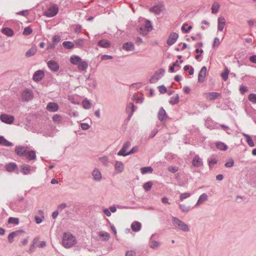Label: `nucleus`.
Masks as SVG:
<instances>
[{
  "instance_id": "052dcab7",
  "label": "nucleus",
  "mask_w": 256,
  "mask_h": 256,
  "mask_svg": "<svg viewBox=\"0 0 256 256\" xmlns=\"http://www.w3.org/2000/svg\"><path fill=\"white\" fill-rule=\"evenodd\" d=\"M100 160L101 163L104 166H108V158L106 157H103L100 158Z\"/></svg>"
},
{
  "instance_id": "5701e85b",
  "label": "nucleus",
  "mask_w": 256,
  "mask_h": 256,
  "mask_svg": "<svg viewBox=\"0 0 256 256\" xmlns=\"http://www.w3.org/2000/svg\"><path fill=\"white\" fill-rule=\"evenodd\" d=\"M98 44V46L104 48H108L110 46V42L108 40L104 39L99 40Z\"/></svg>"
},
{
  "instance_id": "7c9ffc66",
  "label": "nucleus",
  "mask_w": 256,
  "mask_h": 256,
  "mask_svg": "<svg viewBox=\"0 0 256 256\" xmlns=\"http://www.w3.org/2000/svg\"><path fill=\"white\" fill-rule=\"evenodd\" d=\"M78 68L80 70H86L88 67V64L86 61L82 60L78 65Z\"/></svg>"
},
{
  "instance_id": "412c9836",
  "label": "nucleus",
  "mask_w": 256,
  "mask_h": 256,
  "mask_svg": "<svg viewBox=\"0 0 256 256\" xmlns=\"http://www.w3.org/2000/svg\"><path fill=\"white\" fill-rule=\"evenodd\" d=\"M86 84L88 86L89 88H95L96 86V80L91 78L90 76L86 80Z\"/></svg>"
},
{
  "instance_id": "680f3d73",
  "label": "nucleus",
  "mask_w": 256,
  "mask_h": 256,
  "mask_svg": "<svg viewBox=\"0 0 256 256\" xmlns=\"http://www.w3.org/2000/svg\"><path fill=\"white\" fill-rule=\"evenodd\" d=\"M140 32L142 36H146L148 33V31L145 28L144 26H142L140 28Z\"/></svg>"
},
{
  "instance_id": "9b49d317",
  "label": "nucleus",
  "mask_w": 256,
  "mask_h": 256,
  "mask_svg": "<svg viewBox=\"0 0 256 256\" xmlns=\"http://www.w3.org/2000/svg\"><path fill=\"white\" fill-rule=\"evenodd\" d=\"M48 66L50 69L54 72H57L60 68L58 63L53 60H50L48 62Z\"/></svg>"
},
{
  "instance_id": "4c0bfd02",
  "label": "nucleus",
  "mask_w": 256,
  "mask_h": 256,
  "mask_svg": "<svg viewBox=\"0 0 256 256\" xmlns=\"http://www.w3.org/2000/svg\"><path fill=\"white\" fill-rule=\"evenodd\" d=\"M216 148L221 150H226L228 148L227 146L223 142H218L216 144Z\"/></svg>"
},
{
  "instance_id": "0e129e2a",
  "label": "nucleus",
  "mask_w": 256,
  "mask_h": 256,
  "mask_svg": "<svg viewBox=\"0 0 256 256\" xmlns=\"http://www.w3.org/2000/svg\"><path fill=\"white\" fill-rule=\"evenodd\" d=\"M126 150L123 148H122V149L118 152V156H127V152H126Z\"/></svg>"
},
{
  "instance_id": "de8ad7c7",
  "label": "nucleus",
  "mask_w": 256,
  "mask_h": 256,
  "mask_svg": "<svg viewBox=\"0 0 256 256\" xmlns=\"http://www.w3.org/2000/svg\"><path fill=\"white\" fill-rule=\"evenodd\" d=\"M76 47L82 48L84 46V39H78L74 41Z\"/></svg>"
},
{
  "instance_id": "423d86ee",
  "label": "nucleus",
  "mask_w": 256,
  "mask_h": 256,
  "mask_svg": "<svg viewBox=\"0 0 256 256\" xmlns=\"http://www.w3.org/2000/svg\"><path fill=\"white\" fill-rule=\"evenodd\" d=\"M0 120L6 124H12L14 120V116L6 114H3L0 116Z\"/></svg>"
},
{
  "instance_id": "58836bf2",
  "label": "nucleus",
  "mask_w": 256,
  "mask_h": 256,
  "mask_svg": "<svg viewBox=\"0 0 256 256\" xmlns=\"http://www.w3.org/2000/svg\"><path fill=\"white\" fill-rule=\"evenodd\" d=\"M62 45L67 49L72 48L74 46V43L70 41H65L63 42Z\"/></svg>"
},
{
  "instance_id": "cd10ccee",
  "label": "nucleus",
  "mask_w": 256,
  "mask_h": 256,
  "mask_svg": "<svg viewBox=\"0 0 256 256\" xmlns=\"http://www.w3.org/2000/svg\"><path fill=\"white\" fill-rule=\"evenodd\" d=\"M29 160H34L36 158V152L34 150H28L26 156Z\"/></svg>"
},
{
  "instance_id": "e433bc0d",
  "label": "nucleus",
  "mask_w": 256,
  "mask_h": 256,
  "mask_svg": "<svg viewBox=\"0 0 256 256\" xmlns=\"http://www.w3.org/2000/svg\"><path fill=\"white\" fill-rule=\"evenodd\" d=\"M21 168L22 172L24 174H28L30 172V166H22Z\"/></svg>"
},
{
  "instance_id": "2f4dec72",
  "label": "nucleus",
  "mask_w": 256,
  "mask_h": 256,
  "mask_svg": "<svg viewBox=\"0 0 256 256\" xmlns=\"http://www.w3.org/2000/svg\"><path fill=\"white\" fill-rule=\"evenodd\" d=\"M153 168L152 166L142 167L140 168V172L142 174L148 173L152 174L153 172Z\"/></svg>"
},
{
  "instance_id": "ddd939ff",
  "label": "nucleus",
  "mask_w": 256,
  "mask_h": 256,
  "mask_svg": "<svg viewBox=\"0 0 256 256\" xmlns=\"http://www.w3.org/2000/svg\"><path fill=\"white\" fill-rule=\"evenodd\" d=\"M44 77V72L42 70H37L33 75L32 79L36 82H39Z\"/></svg>"
},
{
  "instance_id": "4d7b16f0",
  "label": "nucleus",
  "mask_w": 256,
  "mask_h": 256,
  "mask_svg": "<svg viewBox=\"0 0 256 256\" xmlns=\"http://www.w3.org/2000/svg\"><path fill=\"white\" fill-rule=\"evenodd\" d=\"M37 242V240H36V238H34L33 240V244L30 246V248H29V250L28 251V252L30 254L32 253V252H34V250H35V248H36V246H35V244Z\"/></svg>"
},
{
  "instance_id": "aec40b11",
  "label": "nucleus",
  "mask_w": 256,
  "mask_h": 256,
  "mask_svg": "<svg viewBox=\"0 0 256 256\" xmlns=\"http://www.w3.org/2000/svg\"><path fill=\"white\" fill-rule=\"evenodd\" d=\"M155 235H156V234H153L151 236V237L150 238V243H149L150 246L151 248H154V249L158 248L160 245V242L154 240H153V238Z\"/></svg>"
},
{
  "instance_id": "0eeeda50",
  "label": "nucleus",
  "mask_w": 256,
  "mask_h": 256,
  "mask_svg": "<svg viewBox=\"0 0 256 256\" xmlns=\"http://www.w3.org/2000/svg\"><path fill=\"white\" fill-rule=\"evenodd\" d=\"M28 151L27 147L24 146H16L15 150L16 153L20 156H26Z\"/></svg>"
},
{
  "instance_id": "f03ea898",
  "label": "nucleus",
  "mask_w": 256,
  "mask_h": 256,
  "mask_svg": "<svg viewBox=\"0 0 256 256\" xmlns=\"http://www.w3.org/2000/svg\"><path fill=\"white\" fill-rule=\"evenodd\" d=\"M172 221L173 226L176 228L184 232H188L190 231L188 226L178 218L172 216Z\"/></svg>"
},
{
  "instance_id": "49530a36",
  "label": "nucleus",
  "mask_w": 256,
  "mask_h": 256,
  "mask_svg": "<svg viewBox=\"0 0 256 256\" xmlns=\"http://www.w3.org/2000/svg\"><path fill=\"white\" fill-rule=\"evenodd\" d=\"M144 27L148 31V32L152 30V24L148 20L146 22Z\"/></svg>"
},
{
  "instance_id": "338daca9",
  "label": "nucleus",
  "mask_w": 256,
  "mask_h": 256,
  "mask_svg": "<svg viewBox=\"0 0 256 256\" xmlns=\"http://www.w3.org/2000/svg\"><path fill=\"white\" fill-rule=\"evenodd\" d=\"M240 92L243 94L248 91V88L247 87L242 85L240 87Z\"/></svg>"
},
{
  "instance_id": "a19ab883",
  "label": "nucleus",
  "mask_w": 256,
  "mask_h": 256,
  "mask_svg": "<svg viewBox=\"0 0 256 256\" xmlns=\"http://www.w3.org/2000/svg\"><path fill=\"white\" fill-rule=\"evenodd\" d=\"M19 219L17 218L10 217L8 218V224H12L15 225H17L19 224Z\"/></svg>"
},
{
  "instance_id": "ea45409f",
  "label": "nucleus",
  "mask_w": 256,
  "mask_h": 256,
  "mask_svg": "<svg viewBox=\"0 0 256 256\" xmlns=\"http://www.w3.org/2000/svg\"><path fill=\"white\" fill-rule=\"evenodd\" d=\"M152 185H153L152 182L151 181H148V182H146L144 184V186H143L144 189V190L146 192H148L151 189Z\"/></svg>"
},
{
  "instance_id": "6e6552de",
  "label": "nucleus",
  "mask_w": 256,
  "mask_h": 256,
  "mask_svg": "<svg viewBox=\"0 0 256 256\" xmlns=\"http://www.w3.org/2000/svg\"><path fill=\"white\" fill-rule=\"evenodd\" d=\"M59 106L57 103L50 102L48 104L46 109L50 112H56L58 110Z\"/></svg>"
},
{
  "instance_id": "e2e57ef3",
  "label": "nucleus",
  "mask_w": 256,
  "mask_h": 256,
  "mask_svg": "<svg viewBox=\"0 0 256 256\" xmlns=\"http://www.w3.org/2000/svg\"><path fill=\"white\" fill-rule=\"evenodd\" d=\"M158 88L159 90V92L161 94H164L166 92V90H167L166 88L164 85H161V86H159L158 87Z\"/></svg>"
},
{
  "instance_id": "72a5a7b5",
  "label": "nucleus",
  "mask_w": 256,
  "mask_h": 256,
  "mask_svg": "<svg viewBox=\"0 0 256 256\" xmlns=\"http://www.w3.org/2000/svg\"><path fill=\"white\" fill-rule=\"evenodd\" d=\"M150 10L156 14H158L160 13L162 10L161 7L158 5L155 6L152 8H150Z\"/></svg>"
},
{
  "instance_id": "864d4df0",
  "label": "nucleus",
  "mask_w": 256,
  "mask_h": 256,
  "mask_svg": "<svg viewBox=\"0 0 256 256\" xmlns=\"http://www.w3.org/2000/svg\"><path fill=\"white\" fill-rule=\"evenodd\" d=\"M100 237L104 238V240H106L110 238V234L107 232H100L98 234Z\"/></svg>"
},
{
  "instance_id": "39448f33",
  "label": "nucleus",
  "mask_w": 256,
  "mask_h": 256,
  "mask_svg": "<svg viewBox=\"0 0 256 256\" xmlns=\"http://www.w3.org/2000/svg\"><path fill=\"white\" fill-rule=\"evenodd\" d=\"M21 97L22 100L28 102L32 99L33 92L32 90L26 88L22 92Z\"/></svg>"
},
{
  "instance_id": "c756f323",
  "label": "nucleus",
  "mask_w": 256,
  "mask_h": 256,
  "mask_svg": "<svg viewBox=\"0 0 256 256\" xmlns=\"http://www.w3.org/2000/svg\"><path fill=\"white\" fill-rule=\"evenodd\" d=\"M2 34L8 36H12L14 35V31L12 29L9 28H4L2 30Z\"/></svg>"
},
{
  "instance_id": "393cba45",
  "label": "nucleus",
  "mask_w": 256,
  "mask_h": 256,
  "mask_svg": "<svg viewBox=\"0 0 256 256\" xmlns=\"http://www.w3.org/2000/svg\"><path fill=\"white\" fill-rule=\"evenodd\" d=\"M82 60L81 58L77 56H72L70 58V62L74 65L78 66Z\"/></svg>"
},
{
  "instance_id": "a18cd8bd",
  "label": "nucleus",
  "mask_w": 256,
  "mask_h": 256,
  "mask_svg": "<svg viewBox=\"0 0 256 256\" xmlns=\"http://www.w3.org/2000/svg\"><path fill=\"white\" fill-rule=\"evenodd\" d=\"M39 213L42 214H44V212L42 210H39ZM35 221L36 224H39L42 222L43 220L44 219V216L42 215L41 217H39L38 216H35Z\"/></svg>"
},
{
  "instance_id": "a211bd4d",
  "label": "nucleus",
  "mask_w": 256,
  "mask_h": 256,
  "mask_svg": "<svg viewBox=\"0 0 256 256\" xmlns=\"http://www.w3.org/2000/svg\"><path fill=\"white\" fill-rule=\"evenodd\" d=\"M93 178L96 181H100L102 178L100 172L97 168L94 169L92 172Z\"/></svg>"
},
{
  "instance_id": "c03bdc74",
  "label": "nucleus",
  "mask_w": 256,
  "mask_h": 256,
  "mask_svg": "<svg viewBox=\"0 0 256 256\" xmlns=\"http://www.w3.org/2000/svg\"><path fill=\"white\" fill-rule=\"evenodd\" d=\"M192 28V26H188V24L186 23L184 24L182 27V30L186 33L188 32Z\"/></svg>"
},
{
  "instance_id": "b1692460",
  "label": "nucleus",
  "mask_w": 256,
  "mask_h": 256,
  "mask_svg": "<svg viewBox=\"0 0 256 256\" xmlns=\"http://www.w3.org/2000/svg\"><path fill=\"white\" fill-rule=\"evenodd\" d=\"M122 48L126 51H132L134 50V46L132 42H127L123 44Z\"/></svg>"
},
{
  "instance_id": "6e6d98bb",
  "label": "nucleus",
  "mask_w": 256,
  "mask_h": 256,
  "mask_svg": "<svg viewBox=\"0 0 256 256\" xmlns=\"http://www.w3.org/2000/svg\"><path fill=\"white\" fill-rule=\"evenodd\" d=\"M234 164V160L232 158L228 159V161L224 164V166L226 168H231Z\"/></svg>"
},
{
  "instance_id": "4be33fe9",
  "label": "nucleus",
  "mask_w": 256,
  "mask_h": 256,
  "mask_svg": "<svg viewBox=\"0 0 256 256\" xmlns=\"http://www.w3.org/2000/svg\"><path fill=\"white\" fill-rule=\"evenodd\" d=\"M221 95V94L217 92H210L207 94L206 98L209 100H214L217 98Z\"/></svg>"
},
{
  "instance_id": "a878e982",
  "label": "nucleus",
  "mask_w": 256,
  "mask_h": 256,
  "mask_svg": "<svg viewBox=\"0 0 256 256\" xmlns=\"http://www.w3.org/2000/svg\"><path fill=\"white\" fill-rule=\"evenodd\" d=\"M6 168L8 172H12L17 168V165L14 162L9 163L6 165Z\"/></svg>"
},
{
  "instance_id": "473e14b6",
  "label": "nucleus",
  "mask_w": 256,
  "mask_h": 256,
  "mask_svg": "<svg viewBox=\"0 0 256 256\" xmlns=\"http://www.w3.org/2000/svg\"><path fill=\"white\" fill-rule=\"evenodd\" d=\"M242 135L246 138V142L248 143L250 146L253 147L254 146V144L252 138L248 134L242 133Z\"/></svg>"
},
{
  "instance_id": "603ef678",
  "label": "nucleus",
  "mask_w": 256,
  "mask_h": 256,
  "mask_svg": "<svg viewBox=\"0 0 256 256\" xmlns=\"http://www.w3.org/2000/svg\"><path fill=\"white\" fill-rule=\"evenodd\" d=\"M228 74L229 70L228 68H226L224 71L221 74L222 77L224 81L228 80Z\"/></svg>"
},
{
  "instance_id": "37998d69",
  "label": "nucleus",
  "mask_w": 256,
  "mask_h": 256,
  "mask_svg": "<svg viewBox=\"0 0 256 256\" xmlns=\"http://www.w3.org/2000/svg\"><path fill=\"white\" fill-rule=\"evenodd\" d=\"M82 104L83 107L86 109H90L92 106V103L87 100H83Z\"/></svg>"
},
{
  "instance_id": "f3484780",
  "label": "nucleus",
  "mask_w": 256,
  "mask_h": 256,
  "mask_svg": "<svg viewBox=\"0 0 256 256\" xmlns=\"http://www.w3.org/2000/svg\"><path fill=\"white\" fill-rule=\"evenodd\" d=\"M158 119L160 122H162L163 120H166L168 116L166 114V110L164 109V108L162 107L160 109L158 112Z\"/></svg>"
},
{
  "instance_id": "f704fd0d",
  "label": "nucleus",
  "mask_w": 256,
  "mask_h": 256,
  "mask_svg": "<svg viewBox=\"0 0 256 256\" xmlns=\"http://www.w3.org/2000/svg\"><path fill=\"white\" fill-rule=\"evenodd\" d=\"M36 52V48H32L26 51L25 56L29 58L34 56Z\"/></svg>"
},
{
  "instance_id": "9d476101",
  "label": "nucleus",
  "mask_w": 256,
  "mask_h": 256,
  "mask_svg": "<svg viewBox=\"0 0 256 256\" xmlns=\"http://www.w3.org/2000/svg\"><path fill=\"white\" fill-rule=\"evenodd\" d=\"M206 68L204 66L200 70L198 76V82H203L206 78Z\"/></svg>"
},
{
  "instance_id": "79ce46f5",
  "label": "nucleus",
  "mask_w": 256,
  "mask_h": 256,
  "mask_svg": "<svg viewBox=\"0 0 256 256\" xmlns=\"http://www.w3.org/2000/svg\"><path fill=\"white\" fill-rule=\"evenodd\" d=\"M169 102L172 104H178L179 102L178 95V94H176L175 96H172V97L170 98Z\"/></svg>"
},
{
  "instance_id": "4468645a",
  "label": "nucleus",
  "mask_w": 256,
  "mask_h": 256,
  "mask_svg": "<svg viewBox=\"0 0 256 256\" xmlns=\"http://www.w3.org/2000/svg\"><path fill=\"white\" fill-rule=\"evenodd\" d=\"M192 164L194 167H200L202 166L203 162L198 156H195L192 160Z\"/></svg>"
},
{
  "instance_id": "3c124183",
  "label": "nucleus",
  "mask_w": 256,
  "mask_h": 256,
  "mask_svg": "<svg viewBox=\"0 0 256 256\" xmlns=\"http://www.w3.org/2000/svg\"><path fill=\"white\" fill-rule=\"evenodd\" d=\"M208 166L211 168L214 164H217L218 160L216 158H208Z\"/></svg>"
},
{
  "instance_id": "dca6fc26",
  "label": "nucleus",
  "mask_w": 256,
  "mask_h": 256,
  "mask_svg": "<svg viewBox=\"0 0 256 256\" xmlns=\"http://www.w3.org/2000/svg\"><path fill=\"white\" fill-rule=\"evenodd\" d=\"M136 108L134 106V104L132 102L130 103L127 106L126 111L128 112H129L128 116V119H130L132 118V116L133 114V113L134 112Z\"/></svg>"
},
{
  "instance_id": "f8f14e48",
  "label": "nucleus",
  "mask_w": 256,
  "mask_h": 256,
  "mask_svg": "<svg viewBox=\"0 0 256 256\" xmlns=\"http://www.w3.org/2000/svg\"><path fill=\"white\" fill-rule=\"evenodd\" d=\"M23 233H24V231L23 230H16V231L10 232L8 236V242L10 244L12 243L14 241V238L15 236L19 235L20 234H23Z\"/></svg>"
},
{
  "instance_id": "c9c22d12",
  "label": "nucleus",
  "mask_w": 256,
  "mask_h": 256,
  "mask_svg": "<svg viewBox=\"0 0 256 256\" xmlns=\"http://www.w3.org/2000/svg\"><path fill=\"white\" fill-rule=\"evenodd\" d=\"M220 8V4L218 2H214L212 6V14H216L218 12Z\"/></svg>"
},
{
  "instance_id": "6ab92c4d",
  "label": "nucleus",
  "mask_w": 256,
  "mask_h": 256,
  "mask_svg": "<svg viewBox=\"0 0 256 256\" xmlns=\"http://www.w3.org/2000/svg\"><path fill=\"white\" fill-rule=\"evenodd\" d=\"M218 30L219 31L223 30L225 25H226V20L225 18L224 17H220L218 18Z\"/></svg>"
},
{
  "instance_id": "1a4fd4ad",
  "label": "nucleus",
  "mask_w": 256,
  "mask_h": 256,
  "mask_svg": "<svg viewBox=\"0 0 256 256\" xmlns=\"http://www.w3.org/2000/svg\"><path fill=\"white\" fill-rule=\"evenodd\" d=\"M178 38V34L176 32L171 33L167 40V44L169 46H172L174 44L177 40Z\"/></svg>"
},
{
  "instance_id": "8fccbe9b",
  "label": "nucleus",
  "mask_w": 256,
  "mask_h": 256,
  "mask_svg": "<svg viewBox=\"0 0 256 256\" xmlns=\"http://www.w3.org/2000/svg\"><path fill=\"white\" fill-rule=\"evenodd\" d=\"M179 208L184 212H188L190 210V206H186L182 204H179Z\"/></svg>"
},
{
  "instance_id": "bf43d9fd",
  "label": "nucleus",
  "mask_w": 256,
  "mask_h": 256,
  "mask_svg": "<svg viewBox=\"0 0 256 256\" xmlns=\"http://www.w3.org/2000/svg\"><path fill=\"white\" fill-rule=\"evenodd\" d=\"M190 194L188 192L182 193L180 195V200H183L184 199L188 198L190 196Z\"/></svg>"
},
{
  "instance_id": "f257e3e1",
  "label": "nucleus",
  "mask_w": 256,
  "mask_h": 256,
  "mask_svg": "<svg viewBox=\"0 0 256 256\" xmlns=\"http://www.w3.org/2000/svg\"><path fill=\"white\" fill-rule=\"evenodd\" d=\"M76 243V240L75 236L70 233L64 232L62 238V244L66 248L73 246Z\"/></svg>"
},
{
  "instance_id": "bb28decb",
  "label": "nucleus",
  "mask_w": 256,
  "mask_h": 256,
  "mask_svg": "<svg viewBox=\"0 0 256 256\" xmlns=\"http://www.w3.org/2000/svg\"><path fill=\"white\" fill-rule=\"evenodd\" d=\"M141 224L138 222H135L132 224L131 228L134 232H138L141 228Z\"/></svg>"
},
{
  "instance_id": "20e7f679",
  "label": "nucleus",
  "mask_w": 256,
  "mask_h": 256,
  "mask_svg": "<svg viewBox=\"0 0 256 256\" xmlns=\"http://www.w3.org/2000/svg\"><path fill=\"white\" fill-rule=\"evenodd\" d=\"M58 10L59 8L58 6L54 4L44 12V15L48 18H52L58 14Z\"/></svg>"
},
{
  "instance_id": "5fc2aeb1",
  "label": "nucleus",
  "mask_w": 256,
  "mask_h": 256,
  "mask_svg": "<svg viewBox=\"0 0 256 256\" xmlns=\"http://www.w3.org/2000/svg\"><path fill=\"white\" fill-rule=\"evenodd\" d=\"M248 98L250 102L256 104V94L253 93L250 94Z\"/></svg>"
},
{
  "instance_id": "c85d7f7f",
  "label": "nucleus",
  "mask_w": 256,
  "mask_h": 256,
  "mask_svg": "<svg viewBox=\"0 0 256 256\" xmlns=\"http://www.w3.org/2000/svg\"><path fill=\"white\" fill-rule=\"evenodd\" d=\"M208 196L206 194L204 193L201 194L198 199V200L196 204V206L208 200Z\"/></svg>"
},
{
  "instance_id": "774afa93",
  "label": "nucleus",
  "mask_w": 256,
  "mask_h": 256,
  "mask_svg": "<svg viewBox=\"0 0 256 256\" xmlns=\"http://www.w3.org/2000/svg\"><path fill=\"white\" fill-rule=\"evenodd\" d=\"M126 256H136V254L134 251L128 250L126 254Z\"/></svg>"
},
{
  "instance_id": "09e8293b",
  "label": "nucleus",
  "mask_w": 256,
  "mask_h": 256,
  "mask_svg": "<svg viewBox=\"0 0 256 256\" xmlns=\"http://www.w3.org/2000/svg\"><path fill=\"white\" fill-rule=\"evenodd\" d=\"M62 116L58 114H54L52 116V120L54 122L60 123L62 121Z\"/></svg>"
},
{
  "instance_id": "13d9d810",
  "label": "nucleus",
  "mask_w": 256,
  "mask_h": 256,
  "mask_svg": "<svg viewBox=\"0 0 256 256\" xmlns=\"http://www.w3.org/2000/svg\"><path fill=\"white\" fill-rule=\"evenodd\" d=\"M32 32V30L29 26L26 27L24 28V32H23V34L25 36H28Z\"/></svg>"
},
{
  "instance_id": "69168bd1",
  "label": "nucleus",
  "mask_w": 256,
  "mask_h": 256,
  "mask_svg": "<svg viewBox=\"0 0 256 256\" xmlns=\"http://www.w3.org/2000/svg\"><path fill=\"white\" fill-rule=\"evenodd\" d=\"M220 44V39L218 38H215L212 44L214 48L218 46Z\"/></svg>"
},
{
  "instance_id": "7ed1b4c3",
  "label": "nucleus",
  "mask_w": 256,
  "mask_h": 256,
  "mask_svg": "<svg viewBox=\"0 0 256 256\" xmlns=\"http://www.w3.org/2000/svg\"><path fill=\"white\" fill-rule=\"evenodd\" d=\"M166 71L164 68H160L156 70L153 76L150 79V82L154 84L160 80Z\"/></svg>"
},
{
  "instance_id": "2eb2a0df",
  "label": "nucleus",
  "mask_w": 256,
  "mask_h": 256,
  "mask_svg": "<svg viewBox=\"0 0 256 256\" xmlns=\"http://www.w3.org/2000/svg\"><path fill=\"white\" fill-rule=\"evenodd\" d=\"M115 173L119 174L123 172L124 169V166L122 162L116 161L114 164Z\"/></svg>"
}]
</instances>
